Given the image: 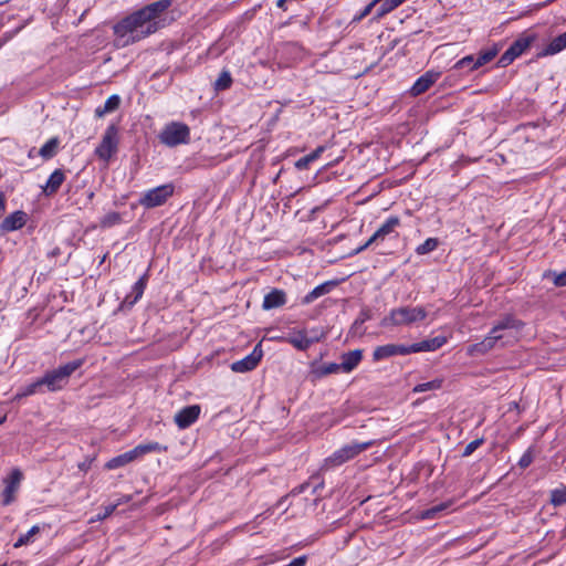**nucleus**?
Returning a JSON list of instances; mask_svg holds the SVG:
<instances>
[{"instance_id": "nucleus-34", "label": "nucleus", "mask_w": 566, "mask_h": 566, "mask_svg": "<svg viewBox=\"0 0 566 566\" xmlns=\"http://www.w3.org/2000/svg\"><path fill=\"white\" fill-rule=\"evenodd\" d=\"M443 379L436 378L433 380L421 382L415 386L413 392H424V391H431V390H438L442 387Z\"/></svg>"}, {"instance_id": "nucleus-33", "label": "nucleus", "mask_w": 566, "mask_h": 566, "mask_svg": "<svg viewBox=\"0 0 566 566\" xmlns=\"http://www.w3.org/2000/svg\"><path fill=\"white\" fill-rule=\"evenodd\" d=\"M232 84V76L229 71L223 70L214 82L216 91H224L230 88Z\"/></svg>"}, {"instance_id": "nucleus-14", "label": "nucleus", "mask_w": 566, "mask_h": 566, "mask_svg": "<svg viewBox=\"0 0 566 566\" xmlns=\"http://www.w3.org/2000/svg\"><path fill=\"white\" fill-rule=\"evenodd\" d=\"M200 407L198 405L187 406L175 415V422L180 429L190 427L199 417Z\"/></svg>"}, {"instance_id": "nucleus-44", "label": "nucleus", "mask_w": 566, "mask_h": 566, "mask_svg": "<svg viewBox=\"0 0 566 566\" xmlns=\"http://www.w3.org/2000/svg\"><path fill=\"white\" fill-rule=\"evenodd\" d=\"M371 318V314L369 310H363L360 311L358 317L353 324V328L363 325L366 321Z\"/></svg>"}, {"instance_id": "nucleus-32", "label": "nucleus", "mask_w": 566, "mask_h": 566, "mask_svg": "<svg viewBox=\"0 0 566 566\" xmlns=\"http://www.w3.org/2000/svg\"><path fill=\"white\" fill-rule=\"evenodd\" d=\"M497 55V49L492 48L488 50L481 51L478 56H475V66L479 69L486 63L491 62Z\"/></svg>"}, {"instance_id": "nucleus-30", "label": "nucleus", "mask_w": 566, "mask_h": 566, "mask_svg": "<svg viewBox=\"0 0 566 566\" xmlns=\"http://www.w3.org/2000/svg\"><path fill=\"white\" fill-rule=\"evenodd\" d=\"M337 373H342V368H340V365L337 364V363H328V364H324L317 368H315L313 370V374L317 377V378H322V377H325L327 375H331V374H337Z\"/></svg>"}, {"instance_id": "nucleus-35", "label": "nucleus", "mask_w": 566, "mask_h": 566, "mask_svg": "<svg viewBox=\"0 0 566 566\" xmlns=\"http://www.w3.org/2000/svg\"><path fill=\"white\" fill-rule=\"evenodd\" d=\"M439 245V240L437 238H428L423 243L419 244L416 248V253L418 255H424L432 251H434Z\"/></svg>"}, {"instance_id": "nucleus-8", "label": "nucleus", "mask_w": 566, "mask_h": 566, "mask_svg": "<svg viewBox=\"0 0 566 566\" xmlns=\"http://www.w3.org/2000/svg\"><path fill=\"white\" fill-rule=\"evenodd\" d=\"M175 187L166 184L147 190L139 199V205L146 209L163 206L172 195Z\"/></svg>"}, {"instance_id": "nucleus-12", "label": "nucleus", "mask_w": 566, "mask_h": 566, "mask_svg": "<svg viewBox=\"0 0 566 566\" xmlns=\"http://www.w3.org/2000/svg\"><path fill=\"white\" fill-rule=\"evenodd\" d=\"M441 73L438 71H427L410 88L411 96H419L427 92L440 77Z\"/></svg>"}, {"instance_id": "nucleus-10", "label": "nucleus", "mask_w": 566, "mask_h": 566, "mask_svg": "<svg viewBox=\"0 0 566 566\" xmlns=\"http://www.w3.org/2000/svg\"><path fill=\"white\" fill-rule=\"evenodd\" d=\"M23 474L19 469H13L10 474L3 479L4 489L2 491V504L10 505L15 501V493L20 489Z\"/></svg>"}, {"instance_id": "nucleus-3", "label": "nucleus", "mask_w": 566, "mask_h": 566, "mask_svg": "<svg viewBox=\"0 0 566 566\" xmlns=\"http://www.w3.org/2000/svg\"><path fill=\"white\" fill-rule=\"evenodd\" d=\"M83 359H76L55 369L46 371L41 377L44 389L52 392L63 389L67 385L71 375L83 365Z\"/></svg>"}, {"instance_id": "nucleus-29", "label": "nucleus", "mask_w": 566, "mask_h": 566, "mask_svg": "<svg viewBox=\"0 0 566 566\" xmlns=\"http://www.w3.org/2000/svg\"><path fill=\"white\" fill-rule=\"evenodd\" d=\"M400 226V219L397 216H390L380 227L379 231L382 235L388 237L392 233H396V237L398 233L396 232V228Z\"/></svg>"}, {"instance_id": "nucleus-16", "label": "nucleus", "mask_w": 566, "mask_h": 566, "mask_svg": "<svg viewBox=\"0 0 566 566\" xmlns=\"http://www.w3.org/2000/svg\"><path fill=\"white\" fill-rule=\"evenodd\" d=\"M363 359V350L354 349L342 354L340 356V368L342 373L349 374L360 364Z\"/></svg>"}, {"instance_id": "nucleus-27", "label": "nucleus", "mask_w": 566, "mask_h": 566, "mask_svg": "<svg viewBox=\"0 0 566 566\" xmlns=\"http://www.w3.org/2000/svg\"><path fill=\"white\" fill-rule=\"evenodd\" d=\"M325 150L324 146H318L315 150H313L311 154L303 156L302 158L295 160L293 163L294 167L297 170H305L308 169V166L311 163L317 160L322 153Z\"/></svg>"}, {"instance_id": "nucleus-60", "label": "nucleus", "mask_w": 566, "mask_h": 566, "mask_svg": "<svg viewBox=\"0 0 566 566\" xmlns=\"http://www.w3.org/2000/svg\"><path fill=\"white\" fill-rule=\"evenodd\" d=\"M1 566H7V565L4 564V565H1Z\"/></svg>"}, {"instance_id": "nucleus-46", "label": "nucleus", "mask_w": 566, "mask_h": 566, "mask_svg": "<svg viewBox=\"0 0 566 566\" xmlns=\"http://www.w3.org/2000/svg\"><path fill=\"white\" fill-rule=\"evenodd\" d=\"M119 505H120V503L116 502V503H113V504H109V505L105 506L104 507V513L103 514H98L97 520H104V518L108 517L109 515L113 514V512Z\"/></svg>"}, {"instance_id": "nucleus-59", "label": "nucleus", "mask_w": 566, "mask_h": 566, "mask_svg": "<svg viewBox=\"0 0 566 566\" xmlns=\"http://www.w3.org/2000/svg\"><path fill=\"white\" fill-rule=\"evenodd\" d=\"M284 558H285V559H286V558H289V554H286V553H285Z\"/></svg>"}, {"instance_id": "nucleus-7", "label": "nucleus", "mask_w": 566, "mask_h": 566, "mask_svg": "<svg viewBox=\"0 0 566 566\" xmlns=\"http://www.w3.org/2000/svg\"><path fill=\"white\" fill-rule=\"evenodd\" d=\"M118 143V127L112 124L106 128L99 145L95 149L96 156L107 164L117 153Z\"/></svg>"}, {"instance_id": "nucleus-56", "label": "nucleus", "mask_w": 566, "mask_h": 566, "mask_svg": "<svg viewBox=\"0 0 566 566\" xmlns=\"http://www.w3.org/2000/svg\"><path fill=\"white\" fill-rule=\"evenodd\" d=\"M301 27H302L303 30H306L307 29L306 22H302Z\"/></svg>"}, {"instance_id": "nucleus-42", "label": "nucleus", "mask_w": 566, "mask_h": 566, "mask_svg": "<svg viewBox=\"0 0 566 566\" xmlns=\"http://www.w3.org/2000/svg\"><path fill=\"white\" fill-rule=\"evenodd\" d=\"M483 443V439H475L468 443L462 452V457L471 455L481 444Z\"/></svg>"}, {"instance_id": "nucleus-50", "label": "nucleus", "mask_w": 566, "mask_h": 566, "mask_svg": "<svg viewBox=\"0 0 566 566\" xmlns=\"http://www.w3.org/2000/svg\"><path fill=\"white\" fill-rule=\"evenodd\" d=\"M6 211V196L2 191H0V217Z\"/></svg>"}, {"instance_id": "nucleus-47", "label": "nucleus", "mask_w": 566, "mask_h": 566, "mask_svg": "<svg viewBox=\"0 0 566 566\" xmlns=\"http://www.w3.org/2000/svg\"><path fill=\"white\" fill-rule=\"evenodd\" d=\"M307 560V555H301L298 557L291 559L289 563L285 564V566H306Z\"/></svg>"}, {"instance_id": "nucleus-57", "label": "nucleus", "mask_w": 566, "mask_h": 566, "mask_svg": "<svg viewBox=\"0 0 566 566\" xmlns=\"http://www.w3.org/2000/svg\"><path fill=\"white\" fill-rule=\"evenodd\" d=\"M290 156H291V153H290V150H289V151L285 154V158H286V157H290Z\"/></svg>"}, {"instance_id": "nucleus-53", "label": "nucleus", "mask_w": 566, "mask_h": 566, "mask_svg": "<svg viewBox=\"0 0 566 566\" xmlns=\"http://www.w3.org/2000/svg\"><path fill=\"white\" fill-rule=\"evenodd\" d=\"M129 500H130V496H124V497L119 499L117 502H119L120 504H123V503L128 502Z\"/></svg>"}, {"instance_id": "nucleus-48", "label": "nucleus", "mask_w": 566, "mask_h": 566, "mask_svg": "<svg viewBox=\"0 0 566 566\" xmlns=\"http://www.w3.org/2000/svg\"><path fill=\"white\" fill-rule=\"evenodd\" d=\"M386 239L385 235H382L380 233L379 230H377L370 238H369V243H377L379 241H384Z\"/></svg>"}, {"instance_id": "nucleus-45", "label": "nucleus", "mask_w": 566, "mask_h": 566, "mask_svg": "<svg viewBox=\"0 0 566 566\" xmlns=\"http://www.w3.org/2000/svg\"><path fill=\"white\" fill-rule=\"evenodd\" d=\"M548 275L554 276L553 282L556 286H566V270L562 273L552 272Z\"/></svg>"}, {"instance_id": "nucleus-49", "label": "nucleus", "mask_w": 566, "mask_h": 566, "mask_svg": "<svg viewBox=\"0 0 566 566\" xmlns=\"http://www.w3.org/2000/svg\"><path fill=\"white\" fill-rule=\"evenodd\" d=\"M287 46L295 51L296 56H298V53L302 51V48L297 42H285V49Z\"/></svg>"}, {"instance_id": "nucleus-51", "label": "nucleus", "mask_w": 566, "mask_h": 566, "mask_svg": "<svg viewBox=\"0 0 566 566\" xmlns=\"http://www.w3.org/2000/svg\"><path fill=\"white\" fill-rule=\"evenodd\" d=\"M371 244H373V243H369V239H368L366 242H364V244H363V245L358 247V248L354 251V254H358V253H360V252L365 251V250H366V249H368Z\"/></svg>"}, {"instance_id": "nucleus-54", "label": "nucleus", "mask_w": 566, "mask_h": 566, "mask_svg": "<svg viewBox=\"0 0 566 566\" xmlns=\"http://www.w3.org/2000/svg\"><path fill=\"white\" fill-rule=\"evenodd\" d=\"M276 6L279 8H283V0H276Z\"/></svg>"}, {"instance_id": "nucleus-6", "label": "nucleus", "mask_w": 566, "mask_h": 566, "mask_svg": "<svg viewBox=\"0 0 566 566\" xmlns=\"http://www.w3.org/2000/svg\"><path fill=\"white\" fill-rule=\"evenodd\" d=\"M373 446V441L367 442H352L336 450L332 455L325 460L326 467H338L343 463L354 459L360 452L367 450Z\"/></svg>"}, {"instance_id": "nucleus-58", "label": "nucleus", "mask_w": 566, "mask_h": 566, "mask_svg": "<svg viewBox=\"0 0 566 566\" xmlns=\"http://www.w3.org/2000/svg\"><path fill=\"white\" fill-rule=\"evenodd\" d=\"M80 469L84 470L85 469V464H81Z\"/></svg>"}, {"instance_id": "nucleus-22", "label": "nucleus", "mask_w": 566, "mask_h": 566, "mask_svg": "<svg viewBox=\"0 0 566 566\" xmlns=\"http://www.w3.org/2000/svg\"><path fill=\"white\" fill-rule=\"evenodd\" d=\"M132 450H133V452L135 454V458L139 459L143 455H145L147 453H150V452H166L167 451V447L166 446H161L158 442L150 441V442H147V443H140V444L136 446Z\"/></svg>"}, {"instance_id": "nucleus-28", "label": "nucleus", "mask_w": 566, "mask_h": 566, "mask_svg": "<svg viewBox=\"0 0 566 566\" xmlns=\"http://www.w3.org/2000/svg\"><path fill=\"white\" fill-rule=\"evenodd\" d=\"M283 304V292L280 290H273L269 294L264 296L263 300V308L271 310L274 307H279Z\"/></svg>"}, {"instance_id": "nucleus-52", "label": "nucleus", "mask_w": 566, "mask_h": 566, "mask_svg": "<svg viewBox=\"0 0 566 566\" xmlns=\"http://www.w3.org/2000/svg\"><path fill=\"white\" fill-rule=\"evenodd\" d=\"M323 333H318L316 331H312V334L308 336V337H315V336H319V339L323 337Z\"/></svg>"}, {"instance_id": "nucleus-19", "label": "nucleus", "mask_w": 566, "mask_h": 566, "mask_svg": "<svg viewBox=\"0 0 566 566\" xmlns=\"http://www.w3.org/2000/svg\"><path fill=\"white\" fill-rule=\"evenodd\" d=\"M566 49V32L554 38L545 48L537 53V57L555 55Z\"/></svg>"}, {"instance_id": "nucleus-1", "label": "nucleus", "mask_w": 566, "mask_h": 566, "mask_svg": "<svg viewBox=\"0 0 566 566\" xmlns=\"http://www.w3.org/2000/svg\"><path fill=\"white\" fill-rule=\"evenodd\" d=\"M172 1L158 0L133 12L114 25L117 46H127L155 33L160 28L159 18Z\"/></svg>"}, {"instance_id": "nucleus-2", "label": "nucleus", "mask_w": 566, "mask_h": 566, "mask_svg": "<svg viewBox=\"0 0 566 566\" xmlns=\"http://www.w3.org/2000/svg\"><path fill=\"white\" fill-rule=\"evenodd\" d=\"M524 326L523 321L513 315H505L494 324L488 336L480 343L472 344L468 347V354L485 355L493 349L497 343H501V346L512 345L517 342Z\"/></svg>"}, {"instance_id": "nucleus-25", "label": "nucleus", "mask_w": 566, "mask_h": 566, "mask_svg": "<svg viewBox=\"0 0 566 566\" xmlns=\"http://www.w3.org/2000/svg\"><path fill=\"white\" fill-rule=\"evenodd\" d=\"M120 105V97L116 94L111 95L103 106H98L95 109V116L101 118L106 114L113 113L118 109Z\"/></svg>"}, {"instance_id": "nucleus-39", "label": "nucleus", "mask_w": 566, "mask_h": 566, "mask_svg": "<svg viewBox=\"0 0 566 566\" xmlns=\"http://www.w3.org/2000/svg\"><path fill=\"white\" fill-rule=\"evenodd\" d=\"M122 222L120 213L116 211H112L106 213L101 220V227L111 228Z\"/></svg>"}, {"instance_id": "nucleus-37", "label": "nucleus", "mask_w": 566, "mask_h": 566, "mask_svg": "<svg viewBox=\"0 0 566 566\" xmlns=\"http://www.w3.org/2000/svg\"><path fill=\"white\" fill-rule=\"evenodd\" d=\"M40 532V527L38 525L32 526L25 534L20 535L18 541L14 543V547H21L28 545L32 542V538Z\"/></svg>"}, {"instance_id": "nucleus-11", "label": "nucleus", "mask_w": 566, "mask_h": 566, "mask_svg": "<svg viewBox=\"0 0 566 566\" xmlns=\"http://www.w3.org/2000/svg\"><path fill=\"white\" fill-rule=\"evenodd\" d=\"M410 354L409 345L402 344H386L378 346L373 352L374 361H380L392 356H406Z\"/></svg>"}, {"instance_id": "nucleus-24", "label": "nucleus", "mask_w": 566, "mask_h": 566, "mask_svg": "<svg viewBox=\"0 0 566 566\" xmlns=\"http://www.w3.org/2000/svg\"><path fill=\"white\" fill-rule=\"evenodd\" d=\"M146 277L142 276L132 287V292L125 297L124 303L133 306L144 294Z\"/></svg>"}, {"instance_id": "nucleus-41", "label": "nucleus", "mask_w": 566, "mask_h": 566, "mask_svg": "<svg viewBox=\"0 0 566 566\" xmlns=\"http://www.w3.org/2000/svg\"><path fill=\"white\" fill-rule=\"evenodd\" d=\"M376 8L377 9V4H376V1L373 0L370 3H368L360 12L359 14L355 15L353 21L354 22H358L360 20H363L365 17H367L368 14H370V12L373 11V9Z\"/></svg>"}, {"instance_id": "nucleus-18", "label": "nucleus", "mask_w": 566, "mask_h": 566, "mask_svg": "<svg viewBox=\"0 0 566 566\" xmlns=\"http://www.w3.org/2000/svg\"><path fill=\"white\" fill-rule=\"evenodd\" d=\"M447 342V338L443 336H437L431 339H424L419 343H415L409 345L410 354L420 353V352H434L441 348Z\"/></svg>"}, {"instance_id": "nucleus-40", "label": "nucleus", "mask_w": 566, "mask_h": 566, "mask_svg": "<svg viewBox=\"0 0 566 566\" xmlns=\"http://www.w3.org/2000/svg\"><path fill=\"white\" fill-rule=\"evenodd\" d=\"M551 502L555 506L566 504V486L553 490L551 493Z\"/></svg>"}, {"instance_id": "nucleus-43", "label": "nucleus", "mask_w": 566, "mask_h": 566, "mask_svg": "<svg viewBox=\"0 0 566 566\" xmlns=\"http://www.w3.org/2000/svg\"><path fill=\"white\" fill-rule=\"evenodd\" d=\"M532 462H533L532 451L527 450L521 457V459L518 461V465H520L521 469H526V468H528L531 465Z\"/></svg>"}, {"instance_id": "nucleus-13", "label": "nucleus", "mask_w": 566, "mask_h": 566, "mask_svg": "<svg viewBox=\"0 0 566 566\" xmlns=\"http://www.w3.org/2000/svg\"><path fill=\"white\" fill-rule=\"evenodd\" d=\"M262 352L256 346L251 354L244 358L232 363L231 370L234 373H247L254 369L261 360Z\"/></svg>"}, {"instance_id": "nucleus-15", "label": "nucleus", "mask_w": 566, "mask_h": 566, "mask_svg": "<svg viewBox=\"0 0 566 566\" xmlns=\"http://www.w3.org/2000/svg\"><path fill=\"white\" fill-rule=\"evenodd\" d=\"M27 223V213L22 210L14 211L6 217L0 223L2 233L12 232L21 229Z\"/></svg>"}, {"instance_id": "nucleus-36", "label": "nucleus", "mask_w": 566, "mask_h": 566, "mask_svg": "<svg viewBox=\"0 0 566 566\" xmlns=\"http://www.w3.org/2000/svg\"><path fill=\"white\" fill-rule=\"evenodd\" d=\"M475 64V56L474 55H467L462 59H460L454 65H453V69L454 70H463V69H467L468 72H472V71H475L478 70V67L474 65Z\"/></svg>"}, {"instance_id": "nucleus-55", "label": "nucleus", "mask_w": 566, "mask_h": 566, "mask_svg": "<svg viewBox=\"0 0 566 566\" xmlns=\"http://www.w3.org/2000/svg\"><path fill=\"white\" fill-rule=\"evenodd\" d=\"M7 419V416L4 415L3 417L0 418V424H2Z\"/></svg>"}, {"instance_id": "nucleus-38", "label": "nucleus", "mask_w": 566, "mask_h": 566, "mask_svg": "<svg viewBox=\"0 0 566 566\" xmlns=\"http://www.w3.org/2000/svg\"><path fill=\"white\" fill-rule=\"evenodd\" d=\"M451 505L450 502H446V503H440L438 505H434L428 510H424L422 513H421V517L423 520H431V518H434L439 513H441L442 511H446L447 509H449V506Z\"/></svg>"}, {"instance_id": "nucleus-9", "label": "nucleus", "mask_w": 566, "mask_h": 566, "mask_svg": "<svg viewBox=\"0 0 566 566\" xmlns=\"http://www.w3.org/2000/svg\"><path fill=\"white\" fill-rule=\"evenodd\" d=\"M535 35H524L515 40L499 60L501 66H507L522 55L533 43Z\"/></svg>"}, {"instance_id": "nucleus-5", "label": "nucleus", "mask_w": 566, "mask_h": 566, "mask_svg": "<svg viewBox=\"0 0 566 566\" xmlns=\"http://www.w3.org/2000/svg\"><path fill=\"white\" fill-rule=\"evenodd\" d=\"M158 138L161 144L168 147H176L189 143L190 128L181 122H171L165 125Z\"/></svg>"}, {"instance_id": "nucleus-23", "label": "nucleus", "mask_w": 566, "mask_h": 566, "mask_svg": "<svg viewBox=\"0 0 566 566\" xmlns=\"http://www.w3.org/2000/svg\"><path fill=\"white\" fill-rule=\"evenodd\" d=\"M135 454L133 450H129L125 453H122L117 457L112 458L109 461L106 462L105 468L107 470H115L122 467H125L126 464L135 461Z\"/></svg>"}, {"instance_id": "nucleus-31", "label": "nucleus", "mask_w": 566, "mask_h": 566, "mask_svg": "<svg viewBox=\"0 0 566 566\" xmlns=\"http://www.w3.org/2000/svg\"><path fill=\"white\" fill-rule=\"evenodd\" d=\"M59 139L53 137L49 139L39 150L41 157L45 159L52 158L57 150Z\"/></svg>"}, {"instance_id": "nucleus-20", "label": "nucleus", "mask_w": 566, "mask_h": 566, "mask_svg": "<svg viewBox=\"0 0 566 566\" xmlns=\"http://www.w3.org/2000/svg\"><path fill=\"white\" fill-rule=\"evenodd\" d=\"M287 340L297 349L305 350L307 349L312 344L319 340V336L315 337H308L306 332L300 331L297 333H293L290 335Z\"/></svg>"}, {"instance_id": "nucleus-21", "label": "nucleus", "mask_w": 566, "mask_h": 566, "mask_svg": "<svg viewBox=\"0 0 566 566\" xmlns=\"http://www.w3.org/2000/svg\"><path fill=\"white\" fill-rule=\"evenodd\" d=\"M64 180H65L64 172L61 169H55L49 177L43 191L48 196L55 193L59 190V188L61 187V185L64 182Z\"/></svg>"}, {"instance_id": "nucleus-26", "label": "nucleus", "mask_w": 566, "mask_h": 566, "mask_svg": "<svg viewBox=\"0 0 566 566\" xmlns=\"http://www.w3.org/2000/svg\"><path fill=\"white\" fill-rule=\"evenodd\" d=\"M45 389H44V386L42 384V380L41 378H38L36 380L32 381L31 384L24 386L23 388H21L17 394H15V397L14 399L15 400H20L24 397H28V396H32V395H35V394H39V392H44Z\"/></svg>"}, {"instance_id": "nucleus-4", "label": "nucleus", "mask_w": 566, "mask_h": 566, "mask_svg": "<svg viewBox=\"0 0 566 566\" xmlns=\"http://www.w3.org/2000/svg\"><path fill=\"white\" fill-rule=\"evenodd\" d=\"M427 317V312L421 306H401L390 311L389 315L382 319V325L400 326L410 325Z\"/></svg>"}, {"instance_id": "nucleus-17", "label": "nucleus", "mask_w": 566, "mask_h": 566, "mask_svg": "<svg viewBox=\"0 0 566 566\" xmlns=\"http://www.w3.org/2000/svg\"><path fill=\"white\" fill-rule=\"evenodd\" d=\"M337 285V281H326L316 287H314L311 292H308L306 295H304L300 304L307 305L313 303L315 300H317L321 296H324L328 294L335 286Z\"/></svg>"}]
</instances>
